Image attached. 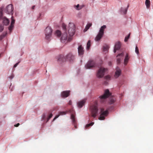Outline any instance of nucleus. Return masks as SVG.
Instances as JSON below:
<instances>
[{
	"label": "nucleus",
	"mask_w": 153,
	"mask_h": 153,
	"mask_svg": "<svg viewBox=\"0 0 153 153\" xmlns=\"http://www.w3.org/2000/svg\"><path fill=\"white\" fill-rule=\"evenodd\" d=\"M4 29V26L2 25H0V32H2Z\"/></svg>",
	"instance_id": "72a5a7b5"
},
{
	"label": "nucleus",
	"mask_w": 153,
	"mask_h": 153,
	"mask_svg": "<svg viewBox=\"0 0 153 153\" xmlns=\"http://www.w3.org/2000/svg\"><path fill=\"white\" fill-rule=\"evenodd\" d=\"M68 104L69 105H71L72 104V101L71 100H70L68 102Z\"/></svg>",
	"instance_id": "79ce46f5"
},
{
	"label": "nucleus",
	"mask_w": 153,
	"mask_h": 153,
	"mask_svg": "<svg viewBox=\"0 0 153 153\" xmlns=\"http://www.w3.org/2000/svg\"><path fill=\"white\" fill-rule=\"evenodd\" d=\"M135 51L136 53L138 54L139 53V51L138 48L137 46L136 47Z\"/></svg>",
	"instance_id": "f704fd0d"
},
{
	"label": "nucleus",
	"mask_w": 153,
	"mask_h": 153,
	"mask_svg": "<svg viewBox=\"0 0 153 153\" xmlns=\"http://www.w3.org/2000/svg\"><path fill=\"white\" fill-rule=\"evenodd\" d=\"M52 30L49 26L47 27L45 30V39L48 41L51 40V37Z\"/></svg>",
	"instance_id": "7ed1b4c3"
},
{
	"label": "nucleus",
	"mask_w": 153,
	"mask_h": 153,
	"mask_svg": "<svg viewBox=\"0 0 153 153\" xmlns=\"http://www.w3.org/2000/svg\"><path fill=\"white\" fill-rule=\"evenodd\" d=\"M108 114V110L105 111L104 108H101L100 109V115L99 119L101 120H104L105 117L107 116Z\"/></svg>",
	"instance_id": "0eeeda50"
},
{
	"label": "nucleus",
	"mask_w": 153,
	"mask_h": 153,
	"mask_svg": "<svg viewBox=\"0 0 153 153\" xmlns=\"http://www.w3.org/2000/svg\"><path fill=\"white\" fill-rule=\"evenodd\" d=\"M124 55L123 53H121L118 54L117 57V63L118 64H120V60L121 59V57H123Z\"/></svg>",
	"instance_id": "a211bd4d"
},
{
	"label": "nucleus",
	"mask_w": 153,
	"mask_h": 153,
	"mask_svg": "<svg viewBox=\"0 0 153 153\" xmlns=\"http://www.w3.org/2000/svg\"><path fill=\"white\" fill-rule=\"evenodd\" d=\"M13 77L14 76L13 75H11L10 76V78L11 79H12Z\"/></svg>",
	"instance_id": "c03bdc74"
},
{
	"label": "nucleus",
	"mask_w": 153,
	"mask_h": 153,
	"mask_svg": "<svg viewBox=\"0 0 153 153\" xmlns=\"http://www.w3.org/2000/svg\"><path fill=\"white\" fill-rule=\"evenodd\" d=\"M109 48V47L108 45H105L103 47V50L104 51H108Z\"/></svg>",
	"instance_id": "c85d7f7f"
},
{
	"label": "nucleus",
	"mask_w": 153,
	"mask_h": 153,
	"mask_svg": "<svg viewBox=\"0 0 153 153\" xmlns=\"http://www.w3.org/2000/svg\"><path fill=\"white\" fill-rule=\"evenodd\" d=\"M5 36H0V39H1L3 38Z\"/></svg>",
	"instance_id": "37998d69"
},
{
	"label": "nucleus",
	"mask_w": 153,
	"mask_h": 153,
	"mask_svg": "<svg viewBox=\"0 0 153 153\" xmlns=\"http://www.w3.org/2000/svg\"><path fill=\"white\" fill-rule=\"evenodd\" d=\"M66 60H68L70 61H73L74 59V56L73 55V54L70 53L67 54L65 56Z\"/></svg>",
	"instance_id": "9b49d317"
},
{
	"label": "nucleus",
	"mask_w": 153,
	"mask_h": 153,
	"mask_svg": "<svg viewBox=\"0 0 153 153\" xmlns=\"http://www.w3.org/2000/svg\"><path fill=\"white\" fill-rule=\"evenodd\" d=\"M106 28V26L105 25H103L101 27L99 33L95 38V40L96 41H98L102 38L104 34V30Z\"/></svg>",
	"instance_id": "423d86ee"
},
{
	"label": "nucleus",
	"mask_w": 153,
	"mask_h": 153,
	"mask_svg": "<svg viewBox=\"0 0 153 153\" xmlns=\"http://www.w3.org/2000/svg\"><path fill=\"white\" fill-rule=\"evenodd\" d=\"M70 91H63L61 93V96L62 97L66 98L68 97L70 94Z\"/></svg>",
	"instance_id": "ddd939ff"
},
{
	"label": "nucleus",
	"mask_w": 153,
	"mask_h": 153,
	"mask_svg": "<svg viewBox=\"0 0 153 153\" xmlns=\"http://www.w3.org/2000/svg\"><path fill=\"white\" fill-rule=\"evenodd\" d=\"M105 79H110V77L109 76H106L105 77Z\"/></svg>",
	"instance_id": "c9c22d12"
},
{
	"label": "nucleus",
	"mask_w": 153,
	"mask_h": 153,
	"mask_svg": "<svg viewBox=\"0 0 153 153\" xmlns=\"http://www.w3.org/2000/svg\"><path fill=\"white\" fill-rule=\"evenodd\" d=\"M73 123L74 125V126L75 127V128H77V126H76V120H75V122L74 123L73 122Z\"/></svg>",
	"instance_id": "e433bc0d"
},
{
	"label": "nucleus",
	"mask_w": 153,
	"mask_h": 153,
	"mask_svg": "<svg viewBox=\"0 0 153 153\" xmlns=\"http://www.w3.org/2000/svg\"><path fill=\"white\" fill-rule=\"evenodd\" d=\"M57 60L59 62H63L66 61L65 57L63 55H61L57 57Z\"/></svg>",
	"instance_id": "f3484780"
},
{
	"label": "nucleus",
	"mask_w": 153,
	"mask_h": 153,
	"mask_svg": "<svg viewBox=\"0 0 153 153\" xmlns=\"http://www.w3.org/2000/svg\"><path fill=\"white\" fill-rule=\"evenodd\" d=\"M91 46V41L89 40L88 41L87 45V49L89 50V49Z\"/></svg>",
	"instance_id": "cd10ccee"
},
{
	"label": "nucleus",
	"mask_w": 153,
	"mask_h": 153,
	"mask_svg": "<svg viewBox=\"0 0 153 153\" xmlns=\"http://www.w3.org/2000/svg\"><path fill=\"white\" fill-rule=\"evenodd\" d=\"M130 33H129L128 35L127 36H126L125 37V39H124V41L125 42H126L128 40V39L129 38V37H130Z\"/></svg>",
	"instance_id": "2f4dec72"
},
{
	"label": "nucleus",
	"mask_w": 153,
	"mask_h": 153,
	"mask_svg": "<svg viewBox=\"0 0 153 153\" xmlns=\"http://www.w3.org/2000/svg\"><path fill=\"white\" fill-rule=\"evenodd\" d=\"M84 50L81 45H79L78 48V52L79 56H82L84 53Z\"/></svg>",
	"instance_id": "f8f14e48"
},
{
	"label": "nucleus",
	"mask_w": 153,
	"mask_h": 153,
	"mask_svg": "<svg viewBox=\"0 0 153 153\" xmlns=\"http://www.w3.org/2000/svg\"><path fill=\"white\" fill-rule=\"evenodd\" d=\"M55 34L58 37H60L61 35V32L59 30H57L56 31Z\"/></svg>",
	"instance_id": "bb28decb"
},
{
	"label": "nucleus",
	"mask_w": 153,
	"mask_h": 153,
	"mask_svg": "<svg viewBox=\"0 0 153 153\" xmlns=\"http://www.w3.org/2000/svg\"><path fill=\"white\" fill-rule=\"evenodd\" d=\"M13 7L11 4L8 5L5 8V11L8 14H13Z\"/></svg>",
	"instance_id": "9d476101"
},
{
	"label": "nucleus",
	"mask_w": 153,
	"mask_h": 153,
	"mask_svg": "<svg viewBox=\"0 0 153 153\" xmlns=\"http://www.w3.org/2000/svg\"><path fill=\"white\" fill-rule=\"evenodd\" d=\"M107 70L106 68H105L103 67L100 68L98 70L97 76L98 78H102L105 74V73L106 71Z\"/></svg>",
	"instance_id": "6e6552de"
},
{
	"label": "nucleus",
	"mask_w": 153,
	"mask_h": 153,
	"mask_svg": "<svg viewBox=\"0 0 153 153\" xmlns=\"http://www.w3.org/2000/svg\"><path fill=\"white\" fill-rule=\"evenodd\" d=\"M3 20V23L5 25H7L9 24L10 21L6 17H4Z\"/></svg>",
	"instance_id": "5701e85b"
},
{
	"label": "nucleus",
	"mask_w": 153,
	"mask_h": 153,
	"mask_svg": "<svg viewBox=\"0 0 153 153\" xmlns=\"http://www.w3.org/2000/svg\"><path fill=\"white\" fill-rule=\"evenodd\" d=\"M62 27L63 29L64 30L65 32L64 33L62 34L61 36V40L62 42H65L66 41L68 42H70L71 41L68 40V33L66 30V25L63 23L62 25Z\"/></svg>",
	"instance_id": "f03ea898"
},
{
	"label": "nucleus",
	"mask_w": 153,
	"mask_h": 153,
	"mask_svg": "<svg viewBox=\"0 0 153 153\" xmlns=\"http://www.w3.org/2000/svg\"><path fill=\"white\" fill-rule=\"evenodd\" d=\"M41 16V14H40V16Z\"/></svg>",
	"instance_id": "8fccbe9b"
},
{
	"label": "nucleus",
	"mask_w": 153,
	"mask_h": 153,
	"mask_svg": "<svg viewBox=\"0 0 153 153\" xmlns=\"http://www.w3.org/2000/svg\"><path fill=\"white\" fill-rule=\"evenodd\" d=\"M19 123H18L16 125H14V126L16 127H18L19 125Z\"/></svg>",
	"instance_id": "ea45409f"
},
{
	"label": "nucleus",
	"mask_w": 153,
	"mask_h": 153,
	"mask_svg": "<svg viewBox=\"0 0 153 153\" xmlns=\"http://www.w3.org/2000/svg\"><path fill=\"white\" fill-rule=\"evenodd\" d=\"M129 59V57H128V54H127L124 60V63L125 65L127 64Z\"/></svg>",
	"instance_id": "b1692460"
},
{
	"label": "nucleus",
	"mask_w": 153,
	"mask_h": 153,
	"mask_svg": "<svg viewBox=\"0 0 153 153\" xmlns=\"http://www.w3.org/2000/svg\"><path fill=\"white\" fill-rule=\"evenodd\" d=\"M108 65H111V62H109L108 63Z\"/></svg>",
	"instance_id": "49530a36"
},
{
	"label": "nucleus",
	"mask_w": 153,
	"mask_h": 153,
	"mask_svg": "<svg viewBox=\"0 0 153 153\" xmlns=\"http://www.w3.org/2000/svg\"><path fill=\"white\" fill-rule=\"evenodd\" d=\"M45 114L43 115L42 117V118L43 119V120L44 119L45 117Z\"/></svg>",
	"instance_id": "a18cd8bd"
},
{
	"label": "nucleus",
	"mask_w": 153,
	"mask_h": 153,
	"mask_svg": "<svg viewBox=\"0 0 153 153\" xmlns=\"http://www.w3.org/2000/svg\"><path fill=\"white\" fill-rule=\"evenodd\" d=\"M15 22V20L14 19L13 17V16H12L11 25L8 28L10 32L11 31L13 28L14 26L13 25L14 24Z\"/></svg>",
	"instance_id": "2eb2a0df"
},
{
	"label": "nucleus",
	"mask_w": 153,
	"mask_h": 153,
	"mask_svg": "<svg viewBox=\"0 0 153 153\" xmlns=\"http://www.w3.org/2000/svg\"><path fill=\"white\" fill-rule=\"evenodd\" d=\"M79 4H77V5L76 6V7L77 8H76V9H78V10H79V9H81V8H79Z\"/></svg>",
	"instance_id": "4c0bfd02"
},
{
	"label": "nucleus",
	"mask_w": 153,
	"mask_h": 153,
	"mask_svg": "<svg viewBox=\"0 0 153 153\" xmlns=\"http://www.w3.org/2000/svg\"><path fill=\"white\" fill-rule=\"evenodd\" d=\"M91 23H89L86 26L85 29L84 30V31H86L89 27L91 26Z\"/></svg>",
	"instance_id": "a878e982"
},
{
	"label": "nucleus",
	"mask_w": 153,
	"mask_h": 153,
	"mask_svg": "<svg viewBox=\"0 0 153 153\" xmlns=\"http://www.w3.org/2000/svg\"><path fill=\"white\" fill-rule=\"evenodd\" d=\"M111 95L108 89L106 90L102 95L100 97V102L102 103H104L106 100V99Z\"/></svg>",
	"instance_id": "39448f33"
},
{
	"label": "nucleus",
	"mask_w": 153,
	"mask_h": 153,
	"mask_svg": "<svg viewBox=\"0 0 153 153\" xmlns=\"http://www.w3.org/2000/svg\"><path fill=\"white\" fill-rule=\"evenodd\" d=\"M128 7H129V5H128V6H127V8H128Z\"/></svg>",
	"instance_id": "09e8293b"
},
{
	"label": "nucleus",
	"mask_w": 153,
	"mask_h": 153,
	"mask_svg": "<svg viewBox=\"0 0 153 153\" xmlns=\"http://www.w3.org/2000/svg\"><path fill=\"white\" fill-rule=\"evenodd\" d=\"M19 63V62H18L16 63L14 65V68H16L17 66V65H18Z\"/></svg>",
	"instance_id": "58836bf2"
},
{
	"label": "nucleus",
	"mask_w": 153,
	"mask_h": 153,
	"mask_svg": "<svg viewBox=\"0 0 153 153\" xmlns=\"http://www.w3.org/2000/svg\"><path fill=\"white\" fill-rule=\"evenodd\" d=\"M35 7V6H33V7H32V9H34V8Z\"/></svg>",
	"instance_id": "de8ad7c7"
},
{
	"label": "nucleus",
	"mask_w": 153,
	"mask_h": 153,
	"mask_svg": "<svg viewBox=\"0 0 153 153\" xmlns=\"http://www.w3.org/2000/svg\"><path fill=\"white\" fill-rule=\"evenodd\" d=\"M52 116L53 114H52L51 113L50 114L47 118V122H48L49 121V120L50 119V118H51L52 117Z\"/></svg>",
	"instance_id": "473e14b6"
},
{
	"label": "nucleus",
	"mask_w": 153,
	"mask_h": 153,
	"mask_svg": "<svg viewBox=\"0 0 153 153\" xmlns=\"http://www.w3.org/2000/svg\"><path fill=\"white\" fill-rule=\"evenodd\" d=\"M91 110V115L93 118H95L97 114L98 109L97 107V104L96 103L90 107Z\"/></svg>",
	"instance_id": "20e7f679"
},
{
	"label": "nucleus",
	"mask_w": 153,
	"mask_h": 153,
	"mask_svg": "<svg viewBox=\"0 0 153 153\" xmlns=\"http://www.w3.org/2000/svg\"><path fill=\"white\" fill-rule=\"evenodd\" d=\"M94 124V123L92 122L91 123L86 125L85 126V128L86 129L88 128L89 126H92Z\"/></svg>",
	"instance_id": "c756f323"
},
{
	"label": "nucleus",
	"mask_w": 153,
	"mask_h": 153,
	"mask_svg": "<svg viewBox=\"0 0 153 153\" xmlns=\"http://www.w3.org/2000/svg\"><path fill=\"white\" fill-rule=\"evenodd\" d=\"M85 102V99L78 102L77 103L78 106L79 108H82L84 105Z\"/></svg>",
	"instance_id": "aec40b11"
},
{
	"label": "nucleus",
	"mask_w": 153,
	"mask_h": 153,
	"mask_svg": "<svg viewBox=\"0 0 153 153\" xmlns=\"http://www.w3.org/2000/svg\"><path fill=\"white\" fill-rule=\"evenodd\" d=\"M127 9H126L125 10L124 12V13L125 14H126L127 12Z\"/></svg>",
	"instance_id": "a19ab883"
},
{
	"label": "nucleus",
	"mask_w": 153,
	"mask_h": 153,
	"mask_svg": "<svg viewBox=\"0 0 153 153\" xmlns=\"http://www.w3.org/2000/svg\"><path fill=\"white\" fill-rule=\"evenodd\" d=\"M121 43L120 42H118L116 43L114 48V52L116 53V51L119 49L120 48Z\"/></svg>",
	"instance_id": "dca6fc26"
},
{
	"label": "nucleus",
	"mask_w": 153,
	"mask_h": 153,
	"mask_svg": "<svg viewBox=\"0 0 153 153\" xmlns=\"http://www.w3.org/2000/svg\"><path fill=\"white\" fill-rule=\"evenodd\" d=\"M96 67L97 66L95 61L92 60L89 61L85 65L86 69H90Z\"/></svg>",
	"instance_id": "1a4fd4ad"
},
{
	"label": "nucleus",
	"mask_w": 153,
	"mask_h": 153,
	"mask_svg": "<svg viewBox=\"0 0 153 153\" xmlns=\"http://www.w3.org/2000/svg\"><path fill=\"white\" fill-rule=\"evenodd\" d=\"M121 73L120 70L117 68L116 69V71L115 72V77L116 78H117L120 75Z\"/></svg>",
	"instance_id": "412c9836"
},
{
	"label": "nucleus",
	"mask_w": 153,
	"mask_h": 153,
	"mask_svg": "<svg viewBox=\"0 0 153 153\" xmlns=\"http://www.w3.org/2000/svg\"><path fill=\"white\" fill-rule=\"evenodd\" d=\"M4 17L3 16L2 11H0V20H3L4 19Z\"/></svg>",
	"instance_id": "7c9ffc66"
},
{
	"label": "nucleus",
	"mask_w": 153,
	"mask_h": 153,
	"mask_svg": "<svg viewBox=\"0 0 153 153\" xmlns=\"http://www.w3.org/2000/svg\"><path fill=\"white\" fill-rule=\"evenodd\" d=\"M116 100V98L114 96L110 97L109 98V103L110 104H114Z\"/></svg>",
	"instance_id": "6ab92c4d"
},
{
	"label": "nucleus",
	"mask_w": 153,
	"mask_h": 153,
	"mask_svg": "<svg viewBox=\"0 0 153 153\" xmlns=\"http://www.w3.org/2000/svg\"><path fill=\"white\" fill-rule=\"evenodd\" d=\"M71 113V118L72 120V122L74 123L75 122V112L74 110L72 109L69 111Z\"/></svg>",
	"instance_id": "4468645a"
},
{
	"label": "nucleus",
	"mask_w": 153,
	"mask_h": 153,
	"mask_svg": "<svg viewBox=\"0 0 153 153\" xmlns=\"http://www.w3.org/2000/svg\"><path fill=\"white\" fill-rule=\"evenodd\" d=\"M66 114V112L64 111L60 112L58 115H56L53 120V121L55 120L56 118H58L60 115H63Z\"/></svg>",
	"instance_id": "4be33fe9"
},
{
	"label": "nucleus",
	"mask_w": 153,
	"mask_h": 153,
	"mask_svg": "<svg viewBox=\"0 0 153 153\" xmlns=\"http://www.w3.org/2000/svg\"><path fill=\"white\" fill-rule=\"evenodd\" d=\"M68 28L69 34L68 40L71 41L72 39V37L75 32V27L74 23L70 22L69 24Z\"/></svg>",
	"instance_id": "f257e3e1"
},
{
	"label": "nucleus",
	"mask_w": 153,
	"mask_h": 153,
	"mask_svg": "<svg viewBox=\"0 0 153 153\" xmlns=\"http://www.w3.org/2000/svg\"><path fill=\"white\" fill-rule=\"evenodd\" d=\"M145 3L146 7L147 8H149L150 7V1L149 0H146Z\"/></svg>",
	"instance_id": "393cba45"
}]
</instances>
